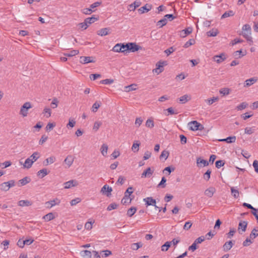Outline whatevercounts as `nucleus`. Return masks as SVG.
Segmentation results:
<instances>
[{"mask_svg": "<svg viewBox=\"0 0 258 258\" xmlns=\"http://www.w3.org/2000/svg\"><path fill=\"white\" fill-rule=\"evenodd\" d=\"M32 107L31 103L30 102H26L24 103L20 108L19 114L23 117L27 116L28 114V111Z\"/></svg>", "mask_w": 258, "mask_h": 258, "instance_id": "1", "label": "nucleus"}, {"mask_svg": "<svg viewBox=\"0 0 258 258\" xmlns=\"http://www.w3.org/2000/svg\"><path fill=\"white\" fill-rule=\"evenodd\" d=\"M133 192V189L132 187H129L126 189L124 193V196L121 200V203L123 204H128L131 203L132 199L130 198L131 195Z\"/></svg>", "mask_w": 258, "mask_h": 258, "instance_id": "2", "label": "nucleus"}, {"mask_svg": "<svg viewBox=\"0 0 258 258\" xmlns=\"http://www.w3.org/2000/svg\"><path fill=\"white\" fill-rule=\"evenodd\" d=\"M15 185V182L14 180H11L4 182L0 184V190L2 191H7L12 187Z\"/></svg>", "mask_w": 258, "mask_h": 258, "instance_id": "3", "label": "nucleus"}, {"mask_svg": "<svg viewBox=\"0 0 258 258\" xmlns=\"http://www.w3.org/2000/svg\"><path fill=\"white\" fill-rule=\"evenodd\" d=\"M189 128L193 131L198 130L202 131L204 130V126L197 121H192L188 123Z\"/></svg>", "mask_w": 258, "mask_h": 258, "instance_id": "4", "label": "nucleus"}, {"mask_svg": "<svg viewBox=\"0 0 258 258\" xmlns=\"http://www.w3.org/2000/svg\"><path fill=\"white\" fill-rule=\"evenodd\" d=\"M95 58L93 56H81L80 58V62L82 64H87L88 63L95 62Z\"/></svg>", "mask_w": 258, "mask_h": 258, "instance_id": "5", "label": "nucleus"}, {"mask_svg": "<svg viewBox=\"0 0 258 258\" xmlns=\"http://www.w3.org/2000/svg\"><path fill=\"white\" fill-rule=\"evenodd\" d=\"M127 47L128 50L134 52L141 49V47L137 44L136 43L131 42L127 43Z\"/></svg>", "mask_w": 258, "mask_h": 258, "instance_id": "6", "label": "nucleus"}, {"mask_svg": "<svg viewBox=\"0 0 258 258\" xmlns=\"http://www.w3.org/2000/svg\"><path fill=\"white\" fill-rule=\"evenodd\" d=\"M242 33L244 37L251 35V29L249 24H245L242 28Z\"/></svg>", "mask_w": 258, "mask_h": 258, "instance_id": "7", "label": "nucleus"}, {"mask_svg": "<svg viewBox=\"0 0 258 258\" xmlns=\"http://www.w3.org/2000/svg\"><path fill=\"white\" fill-rule=\"evenodd\" d=\"M226 58V55L224 53H222L220 55L214 56L213 57V60L218 63H220L224 61Z\"/></svg>", "mask_w": 258, "mask_h": 258, "instance_id": "8", "label": "nucleus"}, {"mask_svg": "<svg viewBox=\"0 0 258 258\" xmlns=\"http://www.w3.org/2000/svg\"><path fill=\"white\" fill-rule=\"evenodd\" d=\"M60 203V200L58 198H55L52 200L46 202L45 204L48 208H51L52 207L58 205Z\"/></svg>", "mask_w": 258, "mask_h": 258, "instance_id": "9", "label": "nucleus"}, {"mask_svg": "<svg viewBox=\"0 0 258 258\" xmlns=\"http://www.w3.org/2000/svg\"><path fill=\"white\" fill-rule=\"evenodd\" d=\"M64 188L69 189L78 185V182L76 180H71L63 183Z\"/></svg>", "mask_w": 258, "mask_h": 258, "instance_id": "10", "label": "nucleus"}, {"mask_svg": "<svg viewBox=\"0 0 258 258\" xmlns=\"http://www.w3.org/2000/svg\"><path fill=\"white\" fill-rule=\"evenodd\" d=\"M74 160V158L72 155H68L67 156V157L65 158L64 160V164L66 165V168H69L70 167Z\"/></svg>", "mask_w": 258, "mask_h": 258, "instance_id": "11", "label": "nucleus"}, {"mask_svg": "<svg viewBox=\"0 0 258 258\" xmlns=\"http://www.w3.org/2000/svg\"><path fill=\"white\" fill-rule=\"evenodd\" d=\"M247 226V223L246 221H240L238 224V231L240 234H242L245 231Z\"/></svg>", "mask_w": 258, "mask_h": 258, "instance_id": "12", "label": "nucleus"}, {"mask_svg": "<svg viewBox=\"0 0 258 258\" xmlns=\"http://www.w3.org/2000/svg\"><path fill=\"white\" fill-rule=\"evenodd\" d=\"M112 191V188L107 185H104L101 189V192L107 196H109Z\"/></svg>", "mask_w": 258, "mask_h": 258, "instance_id": "13", "label": "nucleus"}, {"mask_svg": "<svg viewBox=\"0 0 258 258\" xmlns=\"http://www.w3.org/2000/svg\"><path fill=\"white\" fill-rule=\"evenodd\" d=\"M215 192V188L213 186H210L205 190L204 194L206 196L209 198H211L213 197Z\"/></svg>", "mask_w": 258, "mask_h": 258, "instance_id": "14", "label": "nucleus"}, {"mask_svg": "<svg viewBox=\"0 0 258 258\" xmlns=\"http://www.w3.org/2000/svg\"><path fill=\"white\" fill-rule=\"evenodd\" d=\"M108 146L106 144H103L100 148L101 155L105 157L107 156Z\"/></svg>", "mask_w": 258, "mask_h": 258, "instance_id": "15", "label": "nucleus"}, {"mask_svg": "<svg viewBox=\"0 0 258 258\" xmlns=\"http://www.w3.org/2000/svg\"><path fill=\"white\" fill-rule=\"evenodd\" d=\"M110 29L109 28H104L100 29L97 32V35L104 36L108 35L110 33Z\"/></svg>", "mask_w": 258, "mask_h": 258, "instance_id": "16", "label": "nucleus"}, {"mask_svg": "<svg viewBox=\"0 0 258 258\" xmlns=\"http://www.w3.org/2000/svg\"><path fill=\"white\" fill-rule=\"evenodd\" d=\"M154 172V170H152L150 167H148L145 171H144L142 175V178L150 177L152 176Z\"/></svg>", "mask_w": 258, "mask_h": 258, "instance_id": "17", "label": "nucleus"}, {"mask_svg": "<svg viewBox=\"0 0 258 258\" xmlns=\"http://www.w3.org/2000/svg\"><path fill=\"white\" fill-rule=\"evenodd\" d=\"M152 7V5L147 4L144 6L140 8L138 11L140 14H144L150 11L151 10Z\"/></svg>", "mask_w": 258, "mask_h": 258, "instance_id": "18", "label": "nucleus"}, {"mask_svg": "<svg viewBox=\"0 0 258 258\" xmlns=\"http://www.w3.org/2000/svg\"><path fill=\"white\" fill-rule=\"evenodd\" d=\"M257 80V79L255 77L247 79L244 82V87H248L256 83Z\"/></svg>", "mask_w": 258, "mask_h": 258, "instance_id": "19", "label": "nucleus"}, {"mask_svg": "<svg viewBox=\"0 0 258 258\" xmlns=\"http://www.w3.org/2000/svg\"><path fill=\"white\" fill-rule=\"evenodd\" d=\"M197 164L199 167H205L209 165V163L205 160L198 158L197 159Z\"/></svg>", "mask_w": 258, "mask_h": 258, "instance_id": "20", "label": "nucleus"}, {"mask_svg": "<svg viewBox=\"0 0 258 258\" xmlns=\"http://www.w3.org/2000/svg\"><path fill=\"white\" fill-rule=\"evenodd\" d=\"M143 200L146 203L147 206H155L156 200L151 197H148L147 198L144 199Z\"/></svg>", "mask_w": 258, "mask_h": 258, "instance_id": "21", "label": "nucleus"}, {"mask_svg": "<svg viewBox=\"0 0 258 258\" xmlns=\"http://www.w3.org/2000/svg\"><path fill=\"white\" fill-rule=\"evenodd\" d=\"M80 255L83 258H91L92 252L88 250H82Z\"/></svg>", "mask_w": 258, "mask_h": 258, "instance_id": "22", "label": "nucleus"}, {"mask_svg": "<svg viewBox=\"0 0 258 258\" xmlns=\"http://www.w3.org/2000/svg\"><path fill=\"white\" fill-rule=\"evenodd\" d=\"M190 99H191L190 96L189 95H187V94H185V95H184L181 96L179 99L180 103H182V104L186 103L187 102L189 101Z\"/></svg>", "mask_w": 258, "mask_h": 258, "instance_id": "23", "label": "nucleus"}, {"mask_svg": "<svg viewBox=\"0 0 258 258\" xmlns=\"http://www.w3.org/2000/svg\"><path fill=\"white\" fill-rule=\"evenodd\" d=\"M219 32L217 28H213L212 30L207 32V35L209 37H215L216 36Z\"/></svg>", "mask_w": 258, "mask_h": 258, "instance_id": "24", "label": "nucleus"}, {"mask_svg": "<svg viewBox=\"0 0 258 258\" xmlns=\"http://www.w3.org/2000/svg\"><path fill=\"white\" fill-rule=\"evenodd\" d=\"M33 163L34 162H33V161L31 160V159H30V158L29 157L27 159H26L25 162L23 164V167L24 168L29 169L32 166Z\"/></svg>", "mask_w": 258, "mask_h": 258, "instance_id": "25", "label": "nucleus"}, {"mask_svg": "<svg viewBox=\"0 0 258 258\" xmlns=\"http://www.w3.org/2000/svg\"><path fill=\"white\" fill-rule=\"evenodd\" d=\"M32 205V202L28 200H21L18 202V205L20 207H28Z\"/></svg>", "mask_w": 258, "mask_h": 258, "instance_id": "26", "label": "nucleus"}, {"mask_svg": "<svg viewBox=\"0 0 258 258\" xmlns=\"http://www.w3.org/2000/svg\"><path fill=\"white\" fill-rule=\"evenodd\" d=\"M56 158L55 157L51 156L45 159L44 162V165L47 166L49 164L53 163L55 161Z\"/></svg>", "mask_w": 258, "mask_h": 258, "instance_id": "27", "label": "nucleus"}, {"mask_svg": "<svg viewBox=\"0 0 258 258\" xmlns=\"http://www.w3.org/2000/svg\"><path fill=\"white\" fill-rule=\"evenodd\" d=\"M218 141L220 142H226L227 143H234L236 141V137L235 136L229 137L227 138L226 139H219V140H218Z\"/></svg>", "mask_w": 258, "mask_h": 258, "instance_id": "28", "label": "nucleus"}, {"mask_svg": "<svg viewBox=\"0 0 258 258\" xmlns=\"http://www.w3.org/2000/svg\"><path fill=\"white\" fill-rule=\"evenodd\" d=\"M233 243L232 241L226 242L223 246V250L225 251L229 250L233 246Z\"/></svg>", "mask_w": 258, "mask_h": 258, "instance_id": "29", "label": "nucleus"}, {"mask_svg": "<svg viewBox=\"0 0 258 258\" xmlns=\"http://www.w3.org/2000/svg\"><path fill=\"white\" fill-rule=\"evenodd\" d=\"M140 145V143L139 141H135L132 147V150L135 153L138 152L139 150Z\"/></svg>", "mask_w": 258, "mask_h": 258, "instance_id": "30", "label": "nucleus"}, {"mask_svg": "<svg viewBox=\"0 0 258 258\" xmlns=\"http://www.w3.org/2000/svg\"><path fill=\"white\" fill-rule=\"evenodd\" d=\"M192 32L191 28H187L185 30H183L180 34V35L182 37H185L187 35L190 34Z\"/></svg>", "mask_w": 258, "mask_h": 258, "instance_id": "31", "label": "nucleus"}, {"mask_svg": "<svg viewBox=\"0 0 258 258\" xmlns=\"http://www.w3.org/2000/svg\"><path fill=\"white\" fill-rule=\"evenodd\" d=\"M42 113L46 118H49L51 114V110L48 107H44Z\"/></svg>", "mask_w": 258, "mask_h": 258, "instance_id": "32", "label": "nucleus"}, {"mask_svg": "<svg viewBox=\"0 0 258 258\" xmlns=\"http://www.w3.org/2000/svg\"><path fill=\"white\" fill-rule=\"evenodd\" d=\"M145 125L146 127L152 128L154 126V122L152 118H149L147 119V120L146 121Z\"/></svg>", "mask_w": 258, "mask_h": 258, "instance_id": "33", "label": "nucleus"}, {"mask_svg": "<svg viewBox=\"0 0 258 258\" xmlns=\"http://www.w3.org/2000/svg\"><path fill=\"white\" fill-rule=\"evenodd\" d=\"M137 89V85L136 84H133L129 86H125L124 87V91L128 92L132 91H134Z\"/></svg>", "mask_w": 258, "mask_h": 258, "instance_id": "34", "label": "nucleus"}, {"mask_svg": "<svg viewBox=\"0 0 258 258\" xmlns=\"http://www.w3.org/2000/svg\"><path fill=\"white\" fill-rule=\"evenodd\" d=\"M40 157V153L38 152H35L32 154V155H31L29 158L31 160L33 161V162L37 161Z\"/></svg>", "mask_w": 258, "mask_h": 258, "instance_id": "35", "label": "nucleus"}, {"mask_svg": "<svg viewBox=\"0 0 258 258\" xmlns=\"http://www.w3.org/2000/svg\"><path fill=\"white\" fill-rule=\"evenodd\" d=\"M48 174V172L47 169L46 168H43L42 169L40 170L37 172V175L40 176L41 178H43Z\"/></svg>", "mask_w": 258, "mask_h": 258, "instance_id": "36", "label": "nucleus"}, {"mask_svg": "<svg viewBox=\"0 0 258 258\" xmlns=\"http://www.w3.org/2000/svg\"><path fill=\"white\" fill-rule=\"evenodd\" d=\"M219 98L218 97H213L212 98L206 99L205 101L209 105H211L214 102H217L219 100Z\"/></svg>", "mask_w": 258, "mask_h": 258, "instance_id": "37", "label": "nucleus"}, {"mask_svg": "<svg viewBox=\"0 0 258 258\" xmlns=\"http://www.w3.org/2000/svg\"><path fill=\"white\" fill-rule=\"evenodd\" d=\"M55 217L52 213H49L45 215H44L42 219H44L46 221H49L51 220L54 219Z\"/></svg>", "mask_w": 258, "mask_h": 258, "instance_id": "38", "label": "nucleus"}, {"mask_svg": "<svg viewBox=\"0 0 258 258\" xmlns=\"http://www.w3.org/2000/svg\"><path fill=\"white\" fill-rule=\"evenodd\" d=\"M101 102L100 101H96L92 105L91 110L93 112H97L98 109L101 106Z\"/></svg>", "mask_w": 258, "mask_h": 258, "instance_id": "39", "label": "nucleus"}, {"mask_svg": "<svg viewBox=\"0 0 258 258\" xmlns=\"http://www.w3.org/2000/svg\"><path fill=\"white\" fill-rule=\"evenodd\" d=\"M143 244L142 242L134 243L131 244V248L134 250H138L140 247H142Z\"/></svg>", "mask_w": 258, "mask_h": 258, "instance_id": "40", "label": "nucleus"}, {"mask_svg": "<svg viewBox=\"0 0 258 258\" xmlns=\"http://www.w3.org/2000/svg\"><path fill=\"white\" fill-rule=\"evenodd\" d=\"M141 3L140 2H134L133 4L129 5L130 11H134L135 9L140 6Z\"/></svg>", "mask_w": 258, "mask_h": 258, "instance_id": "41", "label": "nucleus"}, {"mask_svg": "<svg viewBox=\"0 0 258 258\" xmlns=\"http://www.w3.org/2000/svg\"><path fill=\"white\" fill-rule=\"evenodd\" d=\"M171 245V242L167 241L164 244L161 246V250L162 251H166L168 250L169 248Z\"/></svg>", "mask_w": 258, "mask_h": 258, "instance_id": "42", "label": "nucleus"}, {"mask_svg": "<svg viewBox=\"0 0 258 258\" xmlns=\"http://www.w3.org/2000/svg\"><path fill=\"white\" fill-rule=\"evenodd\" d=\"M249 236L252 240H253L255 238L258 236V228H254L251 231Z\"/></svg>", "mask_w": 258, "mask_h": 258, "instance_id": "43", "label": "nucleus"}, {"mask_svg": "<svg viewBox=\"0 0 258 258\" xmlns=\"http://www.w3.org/2000/svg\"><path fill=\"white\" fill-rule=\"evenodd\" d=\"M101 256L102 257H106L112 254V252L110 250H105L100 251Z\"/></svg>", "mask_w": 258, "mask_h": 258, "instance_id": "44", "label": "nucleus"}, {"mask_svg": "<svg viewBox=\"0 0 258 258\" xmlns=\"http://www.w3.org/2000/svg\"><path fill=\"white\" fill-rule=\"evenodd\" d=\"M30 181V179L28 177H25L22 179H20L19 182L21 186H23L28 183Z\"/></svg>", "mask_w": 258, "mask_h": 258, "instance_id": "45", "label": "nucleus"}, {"mask_svg": "<svg viewBox=\"0 0 258 258\" xmlns=\"http://www.w3.org/2000/svg\"><path fill=\"white\" fill-rule=\"evenodd\" d=\"M231 191L232 196L234 197V198L237 199L239 197V191L237 189H235L234 187H231Z\"/></svg>", "mask_w": 258, "mask_h": 258, "instance_id": "46", "label": "nucleus"}, {"mask_svg": "<svg viewBox=\"0 0 258 258\" xmlns=\"http://www.w3.org/2000/svg\"><path fill=\"white\" fill-rule=\"evenodd\" d=\"M248 106V104L246 102H243L236 106V109L237 110H242L246 108Z\"/></svg>", "mask_w": 258, "mask_h": 258, "instance_id": "47", "label": "nucleus"}, {"mask_svg": "<svg viewBox=\"0 0 258 258\" xmlns=\"http://www.w3.org/2000/svg\"><path fill=\"white\" fill-rule=\"evenodd\" d=\"M169 155V153L168 151L164 150L161 153V154L160 156V159H164V160H166L168 158Z\"/></svg>", "mask_w": 258, "mask_h": 258, "instance_id": "48", "label": "nucleus"}, {"mask_svg": "<svg viewBox=\"0 0 258 258\" xmlns=\"http://www.w3.org/2000/svg\"><path fill=\"white\" fill-rule=\"evenodd\" d=\"M76 122L73 119L70 118L69 120V122L67 124V127L68 128H73L76 125Z\"/></svg>", "mask_w": 258, "mask_h": 258, "instance_id": "49", "label": "nucleus"}, {"mask_svg": "<svg viewBox=\"0 0 258 258\" xmlns=\"http://www.w3.org/2000/svg\"><path fill=\"white\" fill-rule=\"evenodd\" d=\"M234 13L232 11H229L225 12L221 16L222 19H224L229 17L233 16Z\"/></svg>", "mask_w": 258, "mask_h": 258, "instance_id": "50", "label": "nucleus"}, {"mask_svg": "<svg viewBox=\"0 0 258 258\" xmlns=\"http://www.w3.org/2000/svg\"><path fill=\"white\" fill-rule=\"evenodd\" d=\"M79 52V51L78 50H73L69 53H64V55L66 56L71 57L78 54Z\"/></svg>", "mask_w": 258, "mask_h": 258, "instance_id": "51", "label": "nucleus"}, {"mask_svg": "<svg viewBox=\"0 0 258 258\" xmlns=\"http://www.w3.org/2000/svg\"><path fill=\"white\" fill-rule=\"evenodd\" d=\"M55 126V123L48 122L45 127V131L46 132H50L54 127Z\"/></svg>", "mask_w": 258, "mask_h": 258, "instance_id": "52", "label": "nucleus"}, {"mask_svg": "<svg viewBox=\"0 0 258 258\" xmlns=\"http://www.w3.org/2000/svg\"><path fill=\"white\" fill-rule=\"evenodd\" d=\"M167 23V20H166V18H165L164 17V18L159 21L157 25L158 26H159L160 28L162 27L163 26H165Z\"/></svg>", "mask_w": 258, "mask_h": 258, "instance_id": "53", "label": "nucleus"}, {"mask_svg": "<svg viewBox=\"0 0 258 258\" xmlns=\"http://www.w3.org/2000/svg\"><path fill=\"white\" fill-rule=\"evenodd\" d=\"M85 20V22H86V23H87V24H91L92 23H94L96 21H97L98 18H96L95 17H92L91 18H88L86 19Z\"/></svg>", "mask_w": 258, "mask_h": 258, "instance_id": "54", "label": "nucleus"}, {"mask_svg": "<svg viewBox=\"0 0 258 258\" xmlns=\"http://www.w3.org/2000/svg\"><path fill=\"white\" fill-rule=\"evenodd\" d=\"M101 125L102 122L101 121H95L93 127V130L95 132L97 131Z\"/></svg>", "mask_w": 258, "mask_h": 258, "instance_id": "55", "label": "nucleus"}, {"mask_svg": "<svg viewBox=\"0 0 258 258\" xmlns=\"http://www.w3.org/2000/svg\"><path fill=\"white\" fill-rule=\"evenodd\" d=\"M137 209L135 207H132L130 208L127 211V215L129 217H132L136 213Z\"/></svg>", "mask_w": 258, "mask_h": 258, "instance_id": "56", "label": "nucleus"}, {"mask_svg": "<svg viewBox=\"0 0 258 258\" xmlns=\"http://www.w3.org/2000/svg\"><path fill=\"white\" fill-rule=\"evenodd\" d=\"M253 240H252L249 236V237L246 238L245 241H243V245L244 246H248L252 243Z\"/></svg>", "mask_w": 258, "mask_h": 258, "instance_id": "57", "label": "nucleus"}, {"mask_svg": "<svg viewBox=\"0 0 258 258\" xmlns=\"http://www.w3.org/2000/svg\"><path fill=\"white\" fill-rule=\"evenodd\" d=\"M112 51L116 52H121V43L116 44L112 48Z\"/></svg>", "mask_w": 258, "mask_h": 258, "instance_id": "58", "label": "nucleus"}, {"mask_svg": "<svg viewBox=\"0 0 258 258\" xmlns=\"http://www.w3.org/2000/svg\"><path fill=\"white\" fill-rule=\"evenodd\" d=\"M114 80L113 79H106L101 80L100 83L102 84L109 85L112 84Z\"/></svg>", "mask_w": 258, "mask_h": 258, "instance_id": "59", "label": "nucleus"}, {"mask_svg": "<svg viewBox=\"0 0 258 258\" xmlns=\"http://www.w3.org/2000/svg\"><path fill=\"white\" fill-rule=\"evenodd\" d=\"M254 131L253 127H247L244 129V133L247 135H251L254 132Z\"/></svg>", "mask_w": 258, "mask_h": 258, "instance_id": "60", "label": "nucleus"}, {"mask_svg": "<svg viewBox=\"0 0 258 258\" xmlns=\"http://www.w3.org/2000/svg\"><path fill=\"white\" fill-rule=\"evenodd\" d=\"M195 43V40L194 39H190L184 44L183 47L184 48H188L190 46L194 44Z\"/></svg>", "mask_w": 258, "mask_h": 258, "instance_id": "61", "label": "nucleus"}, {"mask_svg": "<svg viewBox=\"0 0 258 258\" xmlns=\"http://www.w3.org/2000/svg\"><path fill=\"white\" fill-rule=\"evenodd\" d=\"M94 223V221H91L86 222L85 224V228L87 230H91L92 228V225Z\"/></svg>", "mask_w": 258, "mask_h": 258, "instance_id": "62", "label": "nucleus"}, {"mask_svg": "<svg viewBox=\"0 0 258 258\" xmlns=\"http://www.w3.org/2000/svg\"><path fill=\"white\" fill-rule=\"evenodd\" d=\"M143 121V120L141 117H137L135 120V125H136L137 127H138L141 125Z\"/></svg>", "mask_w": 258, "mask_h": 258, "instance_id": "63", "label": "nucleus"}, {"mask_svg": "<svg viewBox=\"0 0 258 258\" xmlns=\"http://www.w3.org/2000/svg\"><path fill=\"white\" fill-rule=\"evenodd\" d=\"M229 91V89L225 88L220 89L219 92L221 94H222L223 95H227L230 93Z\"/></svg>", "mask_w": 258, "mask_h": 258, "instance_id": "64", "label": "nucleus"}]
</instances>
